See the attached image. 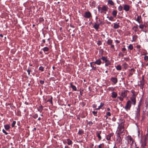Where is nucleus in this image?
I'll use <instances>...</instances> for the list:
<instances>
[{"instance_id": "f257e3e1", "label": "nucleus", "mask_w": 148, "mask_h": 148, "mask_svg": "<svg viewBox=\"0 0 148 148\" xmlns=\"http://www.w3.org/2000/svg\"><path fill=\"white\" fill-rule=\"evenodd\" d=\"M108 9V8L106 6L104 5L102 8L99 7H98V11L99 12H100L101 13L107 11Z\"/></svg>"}, {"instance_id": "f03ea898", "label": "nucleus", "mask_w": 148, "mask_h": 148, "mask_svg": "<svg viewBox=\"0 0 148 148\" xmlns=\"http://www.w3.org/2000/svg\"><path fill=\"white\" fill-rule=\"evenodd\" d=\"M132 102L130 100L128 101L125 106L124 108L127 110H130Z\"/></svg>"}, {"instance_id": "7ed1b4c3", "label": "nucleus", "mask_w": 148, "mask_h": 148, "mask_svg": "<svg viewBox=\"0 0 148 148\" xmlns=\"http://www.w3.org/2000/svg\"><path fill=\"white\" fill-rule=\"evenodd\" d=\"M123 122V121L122 123H120L119 125V129L118 133H119V134L123 133L124 131L123 125L122 124Z\"/></svg>"}, {"instance_id": "20e7f679", "label": "nucleus", "mask_w": 148, "mask_h": 148, "mask_svg": "<svg viewBox=\"0 0 148 148\" xmlns=\"http://www.w3.org/2000/svg\"><path fill=\"white\" fill-rule=\"evenodd\" d=\"M83 16L86 18H89L92 17V15L89 11H88L85 12Z\"/></svg>"}, {"instance_id": "39448f33", "label": "nucleus", "mask_w": 148, "mask_h": 148, "mask_svg": "<svg viewBox=\"0 0 148 148\" xmlns=\"http://www.w3.org/2000/svg\"><path fill=\"white\" fill-rule=\"evenodd\" d=\"M130 99V101L132 102V104L134 105H135L136 103L135 95H134L133 96H132L131 97Z\"/></svg>"}, {"instance_id": "423d86ee", "label": "nucleus", "mask_w": 148, "mask_h": 148, "mask_svg": "<svg viewBox=\"0 0 148 148\" xmlns=\"http://www.w3.org/2000/svg\"><path fill=\"white\" fill-rule=\"evenodd\" d=\"M129 92V91L128 90H124L121 92V96L123 98L126 97L127 95V92Z\"/></svg>"}, {"instance_id": "0eeeda50", "label": "nucleus", "mask_w": 148, "mask_h": 148, "mask_svg": "<svg viewBox=\"0 0 148 148\" xmlns=\"http://www.w3.org/2000/svg\"><path fill=\"white\" fill-rule=\"evenodd\" d=\"M101 132H102L101 131H97L96 133V135L98 138L99 141L102 138L101 137L100 135Z\"/></svg>"}, {"instance_id": "6e6552de", "label": "nucleus", "mask_w": 148, "mask_h": 148, "mask_svg": "<svg viewBox=\"0 0 148 148\" xmlns=\"http://www.w3.org/2000/svg\"><path fill=\"white\" fill-rule=\"evenodd\" d=\"M110 80L114 83V84H116L118 82V79L116 77H112Z\"/></svg>"}, {"instance_id": "1a4fd4ad", "label": "nucleus", "mask_w": 148, "mask_h": 148, "mask_svg": "<svg viewBox=\"0 0 148 148\" xmlns=\"http://www.w3.org/2000/svg\"><path fill=\"white\" fill-rule=\"evenodd\" d=\"M139 82L140 84H138V85L140 86V88L143 90L145 84V82L140 81Z\"/></svg>"}, {"instance_id": "9d476101", "label": "nucleus", "mask_w": 148, "mask_h": 148, "mask_svg": "<svg viewBox=\"0 0 148 148\" xmlns=\"http://www.w3.org/2000/svg\"><path fill=\"white\" fill-rule=\"evenodd\" d=\"M120 134H119V133L116 134V140L119 143H120L121 141V137L120 136Z\"/></svg>"}, {"instance_id": "9b49d317", "label": "nucleus", "mask_w": 148, "mask_h": 148, "mask_svg": "<svg viewBox=\"0 0 148 148\" xmlns=\"http://www.w3.org/2000/svg\"><path fill=\"white\" fill-rule=\"evenodd\" d=\"M130 7L129 5H125L123 7V10L127 12L130 10Z\"/></svg>"}, {"instance_id": "f8f14e48", "label": "nucleus", "mask_w": 148, "mask_h": 148, "mask_svg": "<svg viewBox=\"0 0 148 148\" xmlns=\"http://www.w3.org/2000/svg\"><path fill=\"white\" fill-rule=\"evenodd\" d=\"M147 138L145 137L144 140V142L142 143V146L144 148L147 145Z\"/></svg>"}, {"instance_id": "ddd939ff", "label": "nucleus", "mask_w": 148, "mask_h": 148, "mask_svg": "<svg viewBox=\"0 0 148 148\" xmlns=\"http://www.w3.org/2000/svg\"><path fill=\"white\" fill-rule=\"evenodd\" d=\"M121 147L122 148H125L127 145L128 143H127L126 141L123 142L121 143Z\"/></svg>"}, {"instance_id": "4468645a", "label": "nucleus", "mask_w": 148, "mask_h": 148, "mask_svg": "<svg viewBox=\"0 0 148 148\" xmlns=\"http://www.w3.org/2000/svg\"><path fill=\"white\" fill-rule=\"evenodd\" d=\"M113 135V133H110L108 135L106 136V139L108 140H110L111 137Z\"/></svg>"}, {"instance_id": "2eb2a0df", "label": "nucleus", "mask_w": 148, "mask_h": 148, "mask_svg": "<svg viewBox=\"0 0 148 148\" xmlns=\"http://www.w3.org/2000/svg\"><path fill=\"white\" fill-rule=\"evenodd\" d=\"M117 96V93L115 92H113L112 93L111 97L113 98H116Z\"/></svg>"}, {"instance_id": "dca6fc26", "label": "nucleus", "mask_w": 148, "mask_h": 148, "mask_svg": "<svg viewBox=\"0 0 148 148\" xmlns=\"http://www.w3.org/2000/svg\"><path fill=\"white\" fill-rule=\"evenodd\" d=\"M99 24H97L96 23H95V25L93 26V27L96 30H97L99 28Z\"/></svg>"}, {"instance_id": "f3484780", "label": "nucleus", "mask_w": 148, "mask_h": 148, "mask_svg": "<svg viewBox=\"0 0 148 148\" xmlns=\"http://www.w3.org/2000/svg\"><path fill=\"white\" fill-rule=\"evenodd\" d=\"M101 63V58L96 60L95 62H94V63L98 65H100Z\"/></svg>"}, {"instance_id": "a211bd4d", "label": "nucleus", "mask_w": 148, "mask_h": 148, "mask_svg": "<svg viewBox=\"0 0 148 148\" xmlns=\"http://www.w3.org/2000/svg\"><path fill=\"white\" fill-rule=\"evenodd\" d=\"M127 143H131V142L133 141V138L131 136H128L127 137Z\"/></svg>"}, {"instance_id": "6ab92c4d", "label": "nucleus", "mask_w": 148, "mask_h": 148, "mask_svg": "<svg viewBox=\"0 0 148 148\" xmlns=\"http://www.w3.org/2000/svg\"><path fill=\"white\" fill-rule=\"evenodd\" d=\"M119 23L117 24L114 23V28L115 29H117L119 27Z\"/></svg>"}, {"instance_id": "aec40b11", "label": "nucleus", "mask_w": 148, "mask_h": 148, "mask_svg": "<svg viewBox=\"0 0 148 148\" xmlns=\"http://www.w3.org/2000/svg\"><path fill=\"white\" fill-rule=\"evenodd\" d=\"M138 38V36L136 35L132 36V42L135 41Z\"/></svg>"}, {"instance_id": "412c9836", "label": "nucleus", "mask_w": 148, "mask_h": 148, "mask_svg": "<svg viewBox=\"0 0 148 148\" xmlns=\"http://www.w3.org/2000/svg\"><path fill=\"white\" fill-rule=\"evenodd\" d=\"M135 115L138 118L140 116V111H135Z\"/></svg>"}, {"instance_id": "4be33fe9", "label": "nucleus", "mask_w": 148, "mask_h": 148, "mask_svg": "<svg viewBox=\"0 0 148 148\" xmlns=\"http://www.w3.org/2000/svg\"><path fill=\"white\" fill-rule=\"evenodd\" d=\"M104 105V103L101 102L100 103V105L96 109V110H99L100 109L101 107H103Z\"/></svg>"}, {"instance_id": "5701e85b", "label": "nucleus", "mask_w": 148, "mask_h": 148, "mask_svg": "<svg viewBox=\"0 0 148 148\" xmlns=\"http://www.w3.org/2000/svg\"><path fill=\"white\" fill-rule=\"evenodd\" d=\"M67 140V143L68 145H70L72 144V140H70L68 138Z\"/></svg>"}, {"instance_id": "b1692460", "label": "nucleus", "mask_w": 148, "mask_h": 148, "mask_svg": "<svg viewBox=\"0 0 148 148\" xmlns=\"http://www.w3.org/2000/svg\"><path fill=\"white\" fill-rule=\"evenodd\" d=\"M117 11L116 10H114L112 12V14L114 17H115L116 16Z\"/></svg>"}, {"instance_id": "393cba45", "label": "nucleus", "mask_w": 148, "mask_h": 148, "mask_svg": "<svg viewBox=\"0 0 148 148\" xmlns=\"http://www.w3.org/2000/svg\"><path fill=\"white\" fill-rule=\"evenodd\" d=\"M141 17L140 16H139L138 15L137 17L136 21L138 22L139 23H140V20L141 19Z\"/></svg>"}, {"instance_id": "a878e982", "label": "nucleus", "mask_w": 148, "mask_h": 148, "mask_svg": "<svg viewBox=\"0 0 148 148\" xmlns=\"http://www.w3.org/2000/svg\"><path fill=\"white\" fill-rule=\"evenodd\" d=\"M112 40L111 39H108L107 41V44L108 45H111L112 43Z\"/></svg>"}, {"instance_id": "bb28decb", "label": "nucleus", "mask_w": 148, "mask_h": 148, "mask_svg": "<svg viewBox=\"0 0 148 148\" xmlns=\"http://www.w3.org/2000/svg\"><path fill=\"white\" fill-rule=\"evenodd\" d=\"M142 99H141L139 101L138 106V107L141 108V105H142Z\"/></svg>"}, {"instance_id": "cd10ccee", "label": "nucleus", "mask_w": 148, "mask_h": 148, "mask_svg": "<svg viewBox=\"0 0 148 148\" xmlns=\"http://www.w3.org/2000/svg\"><path fill=\"white\" fill-rule=\"evenodd\" d=\"M133 29L134 30L135 32H136L138 31V25L134 26L133 27Z\"/></svg>"}, {"instance_id": "c85d7f7f", "label": "nucleus", "mask_w": 148, "mask_h": 148, "mask_svg": "<svg viewBox=\"0 0 148 148\" xmlns=\"http://www.w3.org/2000/svg\"><path fill=\"white\" fill-rule=\"evenodd\" d=\"M106 64L105 66H108L109 65L111 64V62L110 60H108L106 62H105Z\"/></svg>"}, {"instance_id": "c756f323", "label": "nucleus", "mask_w": 148, "mask_h": 148, "mask_svg": "<svg viewBox=\"0 0 148 148\" xmlns=\"http://www.w3.org/2000/svg\"><path fill=\"white\" fill-rule=\"evenodd\" d=\"M101 59L103 61H105V62H106L108 60L107 59V57H105V56H102V57L101 58Z\"/></svg>"}, {"instance_id": "7c9ffc66", "label": "nucleus", "mask_w": 148, "mask_h": 148, "mask_svg": "<svg viewBox=\"0 0 148 148\" xmlns=\"http://www.w3.org/2000/svg\"><path fill=\"white\" fill-rule=\"evenodd\" d=\"M116 69L117 70L120 71L121 70V67L120 65H119L116 66Z\"/></svg>"}, {"instance_id": "2f4dec72", "label": "nucleus", "mask_w": 148, "mask_h": 148, "mask_svg": "<svg viewBox=\"0 0 148 148\" xmlns=\"http://www.w3.org/2000/svg\"><path fill=\"white\" fill-rule=\"evenodd\" d=\"M4 127L5 129L6 130H8L10 127V126L8 125H5Z\"/></svg>"}, {"instance_id": "473e14b6", "label": "nucleus", "mask_w": 148, "mask_h": 148, "mask_svg": "<svg viewBox=\"0 0 148 148\" xmlns=\"http://www.w3.org/2000/svg\"><path fill=\"white\" fill-rule=\"evenodd\" d=\"M84 131L82 130H79L78 133V134L79 135H81V134H84Z\"/></svg>"}, {"instance_id": "72a5a7b5", "label": "nucleus", "mask_w": 148, "mask_h": 148, "mask_svg": "<svg viewBox=\"0 0 148 148\" xmlns=\"http://www.w3.org/2000/svg\"><path fill=\"white\" fill-rule=\"evenodd\" d=\"M128 49L130 50H132L133 49V45L132 44H130L128 47Z\"/></svg>"}, {"instance_id": "f704fd0d", "label": "nucleus", "mask_w": 148, "mask_h": 148, "mask_svg": "<svg viewBox=\"0 0 148 148\" xmlns=\"http://www.w3.org/2000/svg\"><path fill=\"white\" fill-rule=\"evenodd\" d=\"M44 52L47 51L49 50V49L47 47H45L42 49Z\"/></svg>"}, {"instance_id": "c9c22d12", "label": "nucleus", "mask_w": 148, "mask_h": 148, "mask_svg": "<svg viewBox=\"0 0 148 148\" xmlns=\"http://www.w3.org/2000/svg\"><path fill=\"white\" fill-rule=\"evenodd\" d=\"M43 107L42 105L40 106L38 109V110L39 111H41L43 110Z\"/></svg>"}, {"instance_id": "e433bc0d", "label": "nucleus", "mask_w": 148, "mask_h": 148, "mask_svg": "<svg viewBox=\"0 0 148 148\" xmlns=\"http://www.w3.org/2000/svg\"><path fill=\"white\" fill-rule=\"evenodd\" d=\"M108 3L112 5H114V3L112 0H109L108 1Z\"/></svg>"}, {"instance_id": "4c0bfd02", "label": "nucleus", "mask_w": 148, "mask_h": 148, "mask_svg": "<svg viewBox=\"0 0 148 148\" xmlns=\"http://www.w3.org/2000/svg\"><path fill=\"white\" fill-rule=\"evenodd\" d=\"M99 54L101 55H102L103 54V49H100L99 51Z\"/></svg>"}, {"instance_id": "58836bf2", "label": "nucleus", "mask_w": 148, "mask_h": 148, "mask_svg": "<svg viewBox=\"0 0 148 148\" xmlns=\"http://www.w3.org/2000/svg\"><path fill=\"white\" fill-rule=\"evenodd\" d=\"M139 27L141 29V30L142 31H144L143 30V29L144 27V25L142 24L140 25H139Z\"/></svg>"}, {"instance_id": "ea45409f", "label": "nucleus", "mask_w": 148, "mask_h": 148, "mask_svg": "<svg viewBox=\"0 0 148 148\" xmlns=\"http://www.w3.org/2000/svg\"><path fill=\"white\" fill-rule=\"evenodd\" d=\"M52 99L53 98L52 97H51L50 99H49L47 101V102H49L51 104L52 103Z\"/></svg>"}, {"instance_id": "a19ab883", "label": "nucleus", "mask_w": 148, "mask_h": 148, "mask_svg": "<svg viewBox=\"0 0 148 148\" xmlns=\"http://www.w3.org/2000/svg\"><path fill=\"white\" fill-rule=\"evenodd\" d=\"M104 146V145L103 143H102L101 144L99 145L98 147L99 148H102Z\"/></svg>"}, {"instance_id": "79ce46f5", "label": "nucleus", "mask_w": 148, "mask_h": 148, "mask_svg": "<svg viewBox=\"0 0 148 148\" xmlns=\"http://www.w3.org/2000/svg\"><path fill=\"white\" fill-rule=\"evenodd\" d=\"M31 71L29 67H28V69L27 70V71L28 73V75H30V72H31Z\"/></svg>"}, {"instance_id": "37998d69", "label": "nucleus", "mask_w": 148, "mask_h": 148, "mask_svg": "<svg viewBox=\"0 0 148 148\" xmlns=\"http://www.w3.org/2000/svg\"><path fill=\"white\" fill-rule=\"evenodd\" d=\"M107 18H108L109 19L112 21L113 20L114 18L112 16H111L110 17H109V16H107Z\"/></svg>"}, {"instance_id": "c03bdc74", "label": "nucleus", "mask_w": 148, "mask_h": 148, "mask_svg": "<svg viewBox=\"0 0 148 148\" xmlns=\"http://www.w3.org/2000/svg\"><path fill=\"white\" fill-rule=\"evenodd\" d=\"M71 87L72 88V89L74 91L77 90V88L75 86L73 85H72Z\"/></svg>"}, {"instance_id": "a18cd8bd", "label": "nucleus", "mask_w": 148, "mask_h": 148, "mask_svg": "<svg viewBox=\"0 0 148 148\" xmlns=\"http://www.w3.org/2000/svg\"><path fill=\"white\" fill-rule=\"evenodd\" d=\"M16 123V121H14L13 123H12L11 126L12 127H14Z\"/></svg>"}, {"instance_id": "49530a36", "label": "nucleus", "mask_w": 148, "mask_h": 148, "mask_svg": "<svg viewBox=\"0 0 148 148\" xmlns=\"http://www.w3.org/2000/svg\"><path fill=\"white\" fill-rule=\"evenodd\" d=\"M123 9V7L121 5H120L118 8V10L119 11H121Z\"/></svg>"}, {"instance_id": "de8ad7c7", "label": "nucleus", "mask_w": 148, "mask_h": 148, "mask_svg": "<svg viewBox=\"0 0 148 148\" xmlns=\"http://www.w3.org/2000/svg\"><path fill=\"white\" fill-rule=\"evenodd\" d=\"M123 66L124 69H126L127 66V64L126 63H124L123 64Z\"/></svg>"}, {"instance_id": "09e8293b", "label": "nucleus", "mask_w": 148, "mask_h": 148, "mask_svg": "<svg viewBox=\"0 0 148 148\" xmlns=\"http://www.w3.org/2000/svg\"><path fill=\"white\" fill-rule=\"evenodd\" d=\"M44 67L42 66H40L39 68V69L42 71H44Z\"/></svg>"}, {"instance_id": "8fccbe9b", "label": "nucleus", "mask_w": 148, "mask_h": 148, "mask_svg": "<svg viewBox=\"0 0 148 148\" xmlns=\"http://www.w3.org/2000/svg\"><path fill=\"white\" fill-rule=\"evenodd\" d=\"M38 117V115L37 114H35L33 115L32 117L34 119H36Z\"/></svg>"}, {"instance_id": "3c124183", "label": "nucleus", "mask_w": 148, "mask_h": 148, "mask_svg": "<svg viewBox=\"0 0 148 148\" xmlns=\"http://www.w3.org/2000/svg\"><path fill=\"white\" fill-rule=\"evenodd\" d=\"M97 44L98 45H100L102 44V42L101 41L98 40L97 43Z\"/></svg>"}, {"instance_id": "603ef678", "label": "nucleus", "mask_w": 148, "mask_h": 148, "mask_svg": "<svg viewBox=\"0 0 148 148\" xmlns=\"http://www.w3.org/2000/svg\"><path fill=\"white\" fill-rule=\"evenodd\" d=\"M144 59L145 60L147 61L148 60V56H145L144 57Z\"/></svg>"}, {"instance_id": "864d4df0", "label": "nucleus", "mask_w": 148, "mask_h": 148, "mask_svg": "<svg viewBox=\"0 0 148 148\" xmlns=\"http://www.w3.org/2000/svg\"><path fill=\"white\" fill-rule=\"evenodd\" d=\"M129 71H131V72L133 73H134L135 70L134 68H132L130 70H129Z\"/></svg>"}, {"instance_id": "5fc2aeb1", "label": "nucleus", "mask_w": 148, "mask_h": 148, "mask_svg": "<svg viewBox=\"0 0 148 148\" xmlns=\"http://www.w3.org/2000/svg\"><path fill=\"white\" fill-rule=\"evenodd\" d=\"M97 111H93L92 112V113L93 114V115L95 116H97Z\"/></svg>"}, {"instance_id": "6e6d98bb", "label": "nucleus", "mask_w": 148, "mask_h": 148, "mask_svg": "<svg viewBox=\"0 0 148 148\" xmlns=\"http://www.w3.org/2000/svg\"><path fill=\"white\" fill-rule=\"evenodd\" d=\"M118 98L119 100L121 101H123V98H123V97H118Z\"/></svg>"}, {"instance_id": "4d7b16f0", "label": "nucleus", "mask_w": 148, "mask_h": 148, "mask_svg": "<svg viewBox=\"0 0 148 148\" xmlns=\"http://www.w3.org/2000/svg\"><path fill=\"white\" fill-rule=\"evenodd\" d=\"M119 56H121L122 57H123V56L124 55H123V54L121 52H120L119 53Z\"/></svg>"}, {"instance_id": "13d9d810", "label": "nucleus", "mask_w": 148, "mask_h": 148, "mask_svg": "<svg viewBox=\"0 0 148 148\" xmlns=\"http://www.w3.org/2000/svg\"><path fill=\"white\" fill-rule=\"evenodd\" d=\"M141 81H142L145 82V80L144 75H143L142 76V79H141Z\"/></svg>"}, {"instance_id": "bf43d9fd", "label": "nucleus", "mask_w": 148, "mask_h": 148, "mask_svg": "<svg viewBox=\"0 0 148 148\" xmlns=\"http://www.w3.org/2000/svg\"><path fill=\"white\" fill-rule=\"evenodd\" d=\"M106 116H110L111 115V114L110 112H107L106 114Z\"/></svg>"}, {"instance_id": "052dcab7", "label": "nucleus", "mask_w": 148, "mask_h": 148, "mask_svg": "<svg viewBox=\"0 0 148 148\" xmlns=\"http://www.w3.org/2000/svg\"><path fill=\"white\" fill-rule=\"evenodd\" d=\"M140 107H138L137 106V107L136 108V111H140Z\"/></svg>"}, {"instance_id": "680f3d73", "label": "nucleus", "mask_w": 148, "mask_h": 148, "mask_svg": "<svg viewBox=\"0 0 148 148\" xmlns=\"http://www.w3.org/2000/svg\"><path fill=\"white\" fill-rule=\"evenodd\" d=\"M2 132L4 133L6 135L8 134V133L5 131V130L4 129L3 130Z\"/></svg>"}, {"instance_id": "e2e57ef3", "label": "nucleus", "mask_w": 148, "mask_h": 148, "mask_svg": "<svg viewBox=\"0 0 148 148\" xmlns=\"http://www.w3.org/2000/svg\"><path fill=\"white\" fill-rule=\"evenodd\" d=\"M93 124V123L91 122V121H90L88 123V124L90 125V126H91Z\"/></svg>"}, {"instance_id": "0e129e2a", "label": "nucleus", "mask_w": 148, "mask_h": 148, "mask_svg": "<svg viewBox=\"0 0 148 148\" xmlns=\"http://www.w3.org/2000/svg\"><path fill=\"white\" fill-rule=\"evenodd\" d=\"M126 49L125 47L123 48L122 49L121 51H122L123 52H124L125 51H126Z\"/></svg>"}, {"instance_id": "69168bd1", "label": "nucleus", "mask_w": 148, "mask_h": 148, "mask_svg": "<svg viewBox=\"0 0 148 148\" xmlns=\"http://www.w3.org/2000/svg\"><path fill=\"white\" fill-rule=\"evenodd\" d=\"M40 82L41 84H43L44 83V81L43 80H40Z\"/></svg>"}, {"instance_id": "338daca9", "label": "nucleus", "mask_w": 148, "mask_h": 148, "mask_svg": "<svg viewBox=\"0 0 148 148\" xmlns=\"http://www.w3.org/2000/svg\"><path fill=\"white\" fill-rule=\"evenodd\" d=\"M131 92L132 94H133V95L132 96H133L134 95H135L134 94V93H135V92L134 90H131Z\"/></svg>"}, {"instance_id": "774afa93", "label": "nucleus", "mask_w": 148, "mask_h": 148, "mask_svg": "<svg viewBox=\"0 0 148 148\" xmlns=\"http://www.w3.org/2000/svg\"><path fill=\"white\" fill-rule=\"evenodd\" d=\"M92 69L94 70H95L96 68V67L94 66H92Z\"/></svg>"}]
</instances>
